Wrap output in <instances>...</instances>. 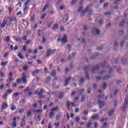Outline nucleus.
Segmentation results:
<instances>
[{
  "instance_id": "obj_5",
  "label": "nucleus",
  "mask_w": 128,
  "mask_h": 128,
  "mask_svg": "<svg viewBox=\"0 0 128 128\" xmlns=\"http://www.w3.org/2000/svg\"><path fill=\"white\" fill-rule=\"evenodd\" d=\"M8 79L7 80V82H8L9 84H10L12 82V73L10 72L8 74Z\"/></svg>"
},
{
  "instance_id": "obj_30",
  "label": "nucleus",
  "mask_w": 128,
  "mask_h": 128,
  "mask_svg": "<svg viewBox=\"0 0 128 128\" xmlns=\"http://www.w3.org/2000/svg\"><path fill=\"white\" fill-rule=\"evenodd\" d=\"M62 96H64V94L62 92H60L58 94V98L60 100H62Z\"/></svg>"
},
{
  "instance_id": "obj_61",
  "label": "nucleus",
  "mask_w": 128,
  "mask_h": 128,
  "mask_svg": "<svg viewBox=\"0 0 128 128\" xmlns=\"http://www.w3.org/2000/svg\"><path fill=\"white\" fill-rule=\"evenodd\" d=\"M8 52H6L4 56V58H6V56H8Z\"/></svg>"
},
{
  "instance_id": "obj_41",
  "label": "nucleus",
  "mask_w": 128,
  "mask_h": 128,
  "mask_svg": "<svg viewBox=\"0 0 128 128\" xmlns=\"http://www.w3.org/2000/svg\"><path fill=\"white\" fill-rule=\"evenodd\" d=\"M58 110V107L52 108L51 110V111L52 112H56V110Z\"/></svg>"
},
{
  "instance_id": "obj_24",
  "label": "nucleus",
  "mask_w": 128,
  "mask_h": 128,
  "mask_svg": "<svg viewBox=\"0 0 128 128\" xmlns=\"http://www.w3.org/2000/svg\"><path fill=\"white\" fill-rule=\"evenodd\" d=\"M18 58H19L20 60H24V56H22V54H20V53H18Z\"/></svg>"
},
{
  "instance_id": "obj_64",
  "label": "nucleus",
  "mask_w": 128,
  "mask_h": 128,
  "mask_svg": "<svg viewBox=\"0 0 128 128\" xmlns=\"http://www.w3.org/2000/svg\"><path fill=\"white\" fill-rule=\"evenodd\" d=\"M74 120H75V122H80V118L77 117V118H75Z\"/></svg>"
},
{
  "instance_id": "obj_50",
  "label": "nucleus",
  "mask_w": 128,
  "mask_h": 128,
  "mask_svg": "<svg viewBox=\"0 0 128 128\" xmlns=\"http://www.w3.org/2000/svg\"><path fill=\"white\" fill-rule=\"evenodd\" d=\"M29 90H30V88L26 87L24 90V92H28Z\"/></svg>"
},
{
  "instance_id": "obj_35",
  "label": "nucleus",
  "mask_w": 128,
  "mask_h": 128,
  "mask_svg": "<svg viewBox=\"0 0 128 128\" xmlns=\"http://www.w3.org/2000/svg\"><path fill=\"white\" fill-rule=\"evenodd\" d=\"M21 80L23 84H26V79L24 77L22 78Z\"/></svg>"
},
{
  "instance_id": "obj_57",
  "label": "nucleus",
  "mask_w": 128,
  "mask_h": 128,
  "mask_svg": "<svg viewBox=\"0 0 128 128\" xmlns=\"http://www.w3.org/2000/svg\"><path fill=\"white\" fill-rule=\"evenodd\" d=\"M98 98H104V94H101V95H100V96H98Z\"/></svg>"
},
{
  "instance_id": "obj_3",
  "label": "nucleus",
  "mask_w": 128,
  "mask_h": 128,
  "mask_svg": "<svg viewBox=\"0 0 128 128\" xmlns=\"http://www.w3.org/2000/svg\"><path fill=\"white\" fill-rule=\"evenodd\" d=\"M92 34H100V31L97 28H92Z\"/></svg>"
},
{
  "instance_id": "obj_58",
  "label": "nucleus",
  "mask_w": 128,
  "mask_h": 128,
  "mask_svg": "<svg viewBox=\"0 0 128 128\" xmlns=\"http://www.w3.org/2000/svg\"><path fill=\"white\" fill-rule=\"evenodd\" d=\"M124 41H122L120 42V46L121 48H122L124 46Z\"/></svg>"
},
{
  "instance_id": "obj_11",
  "label": "nucleus",
  "mask_w": 128,
  "mask_h": 128,
  "mask_svg": "<svg viewBox=\"0 0 128 128\" xmlns=\"http://www.w3.org/2000/svg\"><path fill=\"white\" fill-rule=\"evenodd\" d=\"M7 22H8V21H6V20H3L2 23L0 25L1 28H4V26H6Z\"/></svg>"
},
{
  "instance_id": "obj_18",
  "label": "nucleus",
  "mask_w": 128,
  "mask_h": 128,
  "mask_svg": "<svg viewBox=\"0 0 128 128\" xmlns=\"http://www.w3.org/2000/svg\"><path fill=\"white\" fill-rule=\"evenodd\" d=\"M92 118L93 120H94L95 118H96V120H100V116L98 114H95V115H93L92 116Z\"/></svg>"
},
{
  "instance_id": "obj_28",
  "label": "nucleus",
  "mask_w": 128,
  "mask_h": 128,
  "mask_svg": "<svg viewBox=\"0 0 128 128\" xmlns=\"http://www.w3.org/2000/svg\"><path fill=\"white\" fill-rule=\"evenodd\" d=\"M30 2V0H28L24 4V6L28 7V4Z\"/></svg>"
},
{
  "instance_id": "obj_48",
  "label": "nucleus",
  "mask_w": 128,
  "mask_h": 128,
  "mask_svg": "<svg viewBox=\"0 0 128 128\" xmlns=\"http://www.w3.org/2000/svg\"><path fill=\"white\" fill-rule=\"evenodd\" d=\"M20 92H16L14 94V98H18V96H19Z\"/></svg>"
},
{
  "instance_id": "obj_45",
  "label": "nucleus",
  "mask_w": 128,
  "mask_h": 128,
  "mask_svg": "<svg viewBox=\"0 0 128 128\" xmlns=\"http://www.w3.org/2000/svg\"><path fill=\"white\" fill-rule=\"evenodd\" d=\"M28 66L26 65H24L23 67V70H28Z\"/></svg>"
},
{
  "instance_id": "obj_7",
  "label": "nucleus",
  "mask_w": 128,
  "mask_h": 128,
  "mask_svg": "<svg viewBox=\"0 0 128 128\" xmlns=\"http://www.w3.org/2000/svg\"><path fill=\"white\" fill-rule=\"evenodd\" d=\"M24 126H26V117L24 116L22 118V120L21 122V127L22 128H24Z\"/></svg>"
},
{
  "instance_id": "obj_20",
  "label": "nucleus",
  "mask_w": 128,
  "mask_h": 128,
  "mask_svg": "<svg viewBox=\"0 0 128 128\" xmlns=\"http://www.w3.org/2000/svg\"><path fill=\"white\" fill-rule=\"evenodd\" d=\"M58 24H56L54 25H53L52 26V30H58Z\"/></svg>"
},
{
  "instance_id": "obj_62",
  "label": "nucleus",
  "mask_w": 128,
  "mask_h": 128,
  "mask_svg": "<svg viewBox=\"0 0 128 128\" xmlns=\"http://www.w3.org/2000/svg\"><path fill=\"white\" fill-rule=\"evenodd\" d=\"M117 46H118V42H115L114 45V48H116Z\"/></svg>"
},
{
  "instance_id": "obj_37",
  "label": "nucleus",
  "mask_w": 128,
  "mask_h": 128,
  "mask_svg": "<svg viewBox=\"0 0 128 128\" xmlns=\"http://www.w3.org/2000/svg\"><path fill=\"white\" fill-rule=\"evenodd\" d=\"M56 71L55 70H53L52 72H51V76H56Z\"/></svg>"
},
{
  "instance_id": "obj_17",
  "label": "nucleus",
  "mask_w": 128,
  "mask_h": 128,
  "mask_svg": "<svg viewBox=\"0 0 128 128\" xmlns=\"http://www.w3.org/2000/svg\"><path fill=\"white\" fill-rule=\"evenodd\" d=\"M8 108V104L6 103H3L2 104V107L1 108V110H4V108Z\"/></svg>"
},
{
  "instance_id": "obj_2",
  "label": "nucleus",
  "mask_w": 128,
  "mask_h": 128,
  "mask_svg": "<svg viewBox=\"0 0 128 128\" xmlns=\"http://www.w3.org/2000/svg\"><path fill=\"white\" fill-rule=\"evenodd\" d=\"M56 50V49H54L53 50H52L50 48L48 49L46 51V56H50V54H54Z\"/></svg>"
},
{
  "instance_id": "obj_23",
  "label": "nucleus",
  "mask_w": 128,
  "mask_h": 128,
  "mask_svg": "<svg viewBox=\"0 0 128 128\" xmlns=\"http://www.w3.org/2000/svg\"><path fill=\"white\" fill-rule=\"evenodd\" d=\"M44 92V89H40V91L38 92V96H42V93Z\"/></svg>"
},
{
  "instance_id": "obj_39",
  "label": "nucleus",
  "mask_w": 128,
  "mask_h": 128,
  "mask_svg": "<svg viewBox=\"0 0 128 128\" xmlns=\"http://www.w3.org/2000/svg\"><path fill=\"white\" fill-rule=\"evenodd\" d=\"M66 106L67 108H70V106L71 104H72V102H66Z\"/></svg>"
},
{
  "instance_id": "obj_8",
  "label": "nucleus",
  "mask_w": 128,
  "mask_h": 128,
  "mask_svg": "<svg viewBox=\"0 0 128 128\" xmlns=\"http://www.w3.org/2000/svg\"><path fill=\"white\" fill-rule=\"evenodd\" d=\"M62 44H66L68 42V39L66 38V35H64V37L60 40Z\"/></svg>"
},
{
  "instance_id": "obj_15",
  "label": "nucleus",
  "mask_w": 128,
  "mask_h": 128,
  "mask_svg": "<svg viewBox=\"0 0 128 128\" xmlns=\"http://www.w3.org/2000/svg\"><path fill=\"white\" fill-rule=\"evenodd\" d=\"M100 70V66H97L96 68H93L92 70V73L94 74L95 72Z\"/></svg>"
},
{
  "instance_id": "obj_4",
  "label": "nucleus",
  "mask_w": 128,
  "mask_h": 128,
  "mask_svg": "<svg viewBox=\"0 0 128 128\" xmlns=\"http://www.w3.org/2000/svg\"><path fill=\"white\" fill-rule=\"evenodd\" d=\"M98 104H99L100 108H102L104 106V104H106L104 102L100 101V100H98Z\"/></svg>"
},
{
  "instance_id": "obj_47",
  "label": "nucleus",
  "mask_w": 128,
  "mask_h": 128,
  "mask_svg": "<svg viewBox=\"0 0 128 128\" xmlns=\"http://www.w3.org/2000/svg\"><path fill=\"white\" fill-rule=\"evenodd\" d=\"M24 112V108H20L19 110V112L20 114H22Z\"/></svg>"
},
{
  "instance_id": "obj_1",
  "label": "nucleus",
  "mask_w": 128,
  "mask_h": 128,
  "mask_svg": "<svg viewBox=\"0 0 128 128\" xmlns=\"http://www.w3.org/2000/svg\"><path fill=\"white\" fill-rule=\"evenodd\" d=\"M128 104V95H126L125 97L124 104L122 105V112H124L126 110V106Z\"/></svg>"
},
{
  "instance_id": "obj_40",
  "label": "nucleus",
  "mask_w": 128,
  "mask_h": 128,
  "mask_svg": "<svg viewBox=\"0 0 128 128\" xmlns=\"http://www.w3.org/2000/svg\"><path fill=\"white\" fill-rule=\"evenodd\" d=\"M16 106L15 105H12L11 106V110H16Z\"/></svg>"
},
{
  "instance_id": "obj_25",
  "label": "nucleus",
  "mask_w": 128,
  "mask_h": 128,
  "mask_svg": "<svg viewBox=\"0 0 128 128\" xmlns=\"http://www.w3.org/2000/svg\"><path fill=\"white\" fill-rule=\"evenodd\" d=\"M84 90H86L81 89L79 90V91L78 92V94H84Z\"/></svg>"
},
{
  "instance_id": "obj_13",
  "label": "nucleus",
  "mask_w": 128,
  "mask_h": 128,
  "mask_svg": "<svg viewBox=\"0 0 128 128\" xmlns=\"http://www.w3.org/2000/svg\"><path fill=\"white\" fill-rule=\"evenodd\" d=\"M40 70H34L32 72V75L33 76H36V74H38V72H40Z\"/></svg>"
},
{
  "instance_id": "obj_34",
  "label": "nucleus",
  "mask_w": 128,
  "mask_h": 128,
  "mask_svg": "<svg viewBox=\"0 0 128 128\" xmlns=\"http://www.w3.org/2000/svg\"><path fill=\"white\" fill-rule=\"evenodd\" d=\"M54 112H50V114H49V118H52V116H54Z\"/></svg>"
},
{
  "instance_id": "obj_43",
  "label": "nucleus",
  "mask_w": 128,
  "mask_h": 128,
  "mask_svg": "<svg viewBox=\"0 0 128 128\" xmlns=\"http://www.w3.org/2000/svg\"><path fill=\"white\" fill-rule=\"evenodd\" d=\"M124 30H120L119 32V34L120 36H124Z\"/></svg>"
},
{
  "instance_id": "obj_9",
  "label": "nucleus",
  "mask_w": 128,
  "mask_h": 128,
  "mask_svg": "<svg viewBox=\"0 0 128 128\" xmlns=\"http://www.w3.org/2000/svg\"><path fill=\"white\" fill-rule=\"evenodd\" d=\"M90 68V66H87L84 68H83L84 70V71H86V80H90V77L88 76V73H86V70H88V68Z\"/></svg>"
},
{
  "instance_id": "obj_55",
  "label": "nucleus",
  "mask_w": 128,
  "mask_h": 128,
  "mask_svg": "<svg viewBox=\"0 0 128 128\" xmlns=\"http://www.w3.org/2000/svg\"><path fill=\"white\" fill-rule=\"evenodd\" d=\"M4 84H2L0 86V90H4Z\"/></svg>"
},
{
  "instance_id": "obj_26",
  "label": "nucleus",
  "mask_w": 128,
  "mask_h": 128,
  "mask_svg": "<svg viewBox=\"0 0 128 128\" xmlns=\"http://www.w3.org/2000/svg\"><path fill=\"white\" fill-rule=\"evenodd\" d=\"M34 112H36L37 114H40V112H42V109H38L37 110H34Z\"/></svg>"
},
{
  "instance_id": "obj_31",
  "label": "nucleus",
  "mask_w": 128,
  "mask_h": 128,
  "mask_svg": "<svg viewBox=\"0 0 128 128\" xmlns=\"http://www.w3.org/2000/svg\"><path fill=\"white\" fill-rule=\"evenodd\" d=\"M82 8H84V6H80V7H79L78 11V12H82Z\"/></svg>"
},
{
  "instance_id": "obj_46",
  "label": "nucleus",
  "mask_w": 128,
  "mask_h": 128,
  "mask_svg": "<svg viewBox=\"0 0 128 128\" xmlns=\"http://www.w3.org/2000/svg\"><path fill=\"white\" fill-rule=\"evenodd\" d=\"M90 126H92V122H88V124L86 125V128H90Z\"/></svg>"
},
{
  "instance_id": "obj_29",
  "label": "nucleus",
  "mask_w": 128,
  "mask_h": 128,
  "mask_svg": "<svg viewBox=\"0 0 128 128\" xmlns=\"http://www.w3.org/2000/svg\"><path fill=\"white\" fill-rule=\"evenodd\" d=\"M110 78V76L107 75V76H104L103 78V80H108V78Z\"/></svg>"
},
{
  "instance_id": "obj_60",
  "label": "nucleus",
  "mask_w": 128,
  "mask_h": 128,
  "mask_svg": "<svg viewBox=\"0 0 128 128\" xmlns=\"http://www.w3.org/2000/svg\"><path fill=\"white\" fill-rule=\"evenodd\" d=\"M128 40V35H126L125 37L123 38L124 40Z\"/></svg>"
},
{
  "instance_id": "obj_32",
  "label": "nucleus",
  "mask_w": 128,
  "mask_h": 128,
  "mask_svg": "<svg viewBox=\"0 0 128 128\" xmlns=\"http://www.w3.org/2000/svg\"><path fill=\"white\" fill-rule=\"evenodd\" d=\"M114 110H110L108 112V114L110 116H112V114H113V113L114 112Z\"/></svg>"
},
{
  "instance_id": "obj_10",
  "label": "nucleus",
  "mask_w": 128,
  "mask_h": 128,
  "mask_svg": "<svg viewBox=\"0 0 128 128\" xmlns=\"http://www.w3.org/2000/svg\"><path fill=\"white\" fill-rule=\"evenodd\" d=\"M72 80V77L69 76L66 80H65V82L64 84V86H68V82H70Z\"/></svg>"
},
{
  "instance_id": "obj_44",
  "label": "nucleus",
  "mask_w": 128,
  "mask_h": 128,
  "mask_svg": "<svg viewBox=\"0 0 128 128\" xmlns=\"http://www.w3.org/2000/svg\"><path fill=\"white\" fill-rule=\"evenodd\" d=\"M40 116H38L36 118V122H40Z\"/></svg>"
},
{
  "instance_id": "obj_54",
  "label": "nucleus",
  "mask_w": 128,
  "mask_h": 128,
  "mask_svg": "<svg viewBox=\"0 0 128 128\" xmlns=\"http://www.w3.org/2000/svg\"><path fill=\"white\" fill-rule=\"evenodd\" d=\"M106 83H104L102 84V88L106 90Z\"/></svg>"
},
{
  "instance_id": "obj_63",
  "label": "nucleus",
  "mask_w": 128,
  "mask_h": 128,
  "mask_svg": "<svg viewBox=\"0 0 128 128\" xmlns=\"http://www.w3.org/2000/svg\"><path fill=\"white\" fill-rule=\"evenodd\" d=\"M6 42H10V36H7L6 37Z\"/></svg>"
},
{
  "instance_id": "obj_16",
  "label": "nucleus",
  "mask_w": 128,
  "mask_h": 128,
  "mask_svg": "<svg viewBox=\"0 0 128 128\" xmlns=\"http://www.w3.org/2000/svg\"><path fill=\"white\" fill-rule=\"evenodd\" d=\"M88 10H90V6H88L86 8L84 11H82L81 13V16H83L84 14H85L86 12H88Z\"/></svg>"
},
{
  "instance_id": "obj_53",
  "label": "nucleus",
  "mask_w": 128,
  "mask_h": 128,
  "mask_svg": "<svg viewBox=\"0 0 128 128\" xmlns=\"http://www.w3.org/2000/svg\"><path fill=\"white\" fill-rule=\"evenodd\" d=\"M78 2V0H72L71 2V4H76V2Z\"/></svg>"
},
{
  "instance_id": "obj_38",
  "label": "nucleus",
  "mask_w": 128,
  "mask_h": 128,
  "mask_svg": "<svg viewBox=\"0 0 128 128\" xmlns=\"http://www.w3.org/2000/svg\"><path fill=\"white\" fill-rule=\"evenodd\" d=\"M51 80L52 79L50 78L47 77L46 78V82H50Z\"/></svg>"
},
{
  "instance_id": "obj_14",
  "label": "nucleus",
  "mask_w": 128,
  "mask_h": 128,
  "mask_svg": "<svg viewBox=\"0 0 128 128\" xmlns=\"http://www.w3.org/2000/svg\"><path fill=\"white\" fill-rule=\"evenodd\" d=\"M70 50H72V46L70 44H67V48L66 49V52H68V54H70Z\"/></svg>"
},
{
  "instance_id": "obj_6",
  "label": "nucleus",
  "mask_w": 128,
  "mask_h": 128,
  "mask_svg": "<svg viewBox=\"0 0 128 128\" xmlns=\"http://www.w3.org/2000/svg\"><path fill=\"white\" fill-rule=\"evenodd\" d=\"M68 20V14H65L62 19V22L64 23L66 22Z\"/></svg>"
},
{
  "instance_id": "obj_12",
  "label": "nucleus",
  "mask_w": 128,
  "mask_h": 128,
  "mask_svg": "<svg viewBox=\"0 0 128 128\" xmlns=\"http://www.w3.org/2000/svg\"><path fill=\"white\" fill-rule=\"evenodd\" d=\"M76 52H73L72 54H70L68 56V60H72V58H74V56H76Z\"/></svg>"
},
{
  "instance_id": "obj_36",
  "label": "nucleus",
  "mask_w": 128,
  "mask_h": 128,
  "mask_svg": "<svg viewBox=\"0 0 128 128\" xmlns=\"http://www.w3.org/2000/svg\"><path fill=\"white\" fill-rule=\"evenodd\" d=\"M125 24H126V22L122 20L121 22H120V26H124Z\"/></svg>"
},
{
  "instance_id": "obj_51",
  "label": "nucleus",
  "mask_w": 128,
  "mask_h": 128,
  "mask_svg": "<svg viewBox=\"0 0 128 128\" xmlns=\"http://www.w3.org/2000/svg\"><path fill=\"white\" fill-rule=\"evenodd\" d=\"M42 42H44V44H45V42H46V39L44 38V37L42 38Z\"/></svg>"
},
{
  "instance_id": "obj_27",
  "label": "nucleus",
  "mask_w": 128,
  "mask_h": 128,
  "mask_svg": "<svg viewBox=\"0 0 128 128\" xmlns=\"http://www.w3.org/2000/svg\"><path fill=\"white\" fill-rule=\"evenodd\" d=\"M22 52H26V45H24L23 46V48L22 49Z\"/></svg>"
},
{
  "instance_id": "obj_22",
  "label": "nucleus",
  "mask_w": 128,
  "mask_h": 128,
  "mask_svg": "<svg viewBox=\"0 0 128 128\" xmlns=\"http://www.w3.org/2000/svg\"><path fill=\"white\" fill-rule=\"evenodd\" d=\"M48 8V3H46V4L44 6V8H43V12H44Z\"/></svg>"
},
{
  "instance_id": "obj_42",
  "label": "nucleus",
  "mask_w": 128,
  "mask_h": 128,
  "mask_svg": "<svg viewBox=\"0 0 128 128\" xmlns=\"http://www.w3.org/2000/svg\"><path fill=\"white\" fill-rule=\"evenodd\" d=\"M104 16H110V12H106L104 13Z\"/></svg>"
},
{
  "instance_id": "obj_59",
  "label": "nucleus",
  "mask_w": 128,
  "mask_h": 128,
  "mask_svg": "<svg viewBox=\"0 0 128 128\" xmlns=\"http://www.w3.org/2000/svg\"><path fill=\"white\" fill-rule=\"evenodd\" d=\"M16 21V18H14L12 17L10 18V22H15Z\"/></svg>"
},
{
  "instance_id": "obj_49",
  "label": "nucleus",
  "mask_w": 128,
  "mask_h": 128,
  "mask_svg": "<svg viewBox=\"0 0 128 128\" xmlns=\"http://www.w3.org/2000/svg\"><path fill=\"white\" fill-rule=\"evenodd\" d=\"M22 76H23L22 78H28V76L26 75V73H23Z\"/></svg>"
},
{
  "instance_id": "obj_21",
  "label": "nucleus",
  "mask_w": 128,
  "mask_h": 128,
  "mask_svg": "<svg viewBox=\"0 0 128 128\" xmlns=\"http://www.w3.org/2000/svg\"><path fill=\"white\" fill-rule=\"evenodd\" d=\"M12 128H16V122H12Z\"/></svg>"
},
{
  "instance_id": "obj_56",
  "label": "nucleus",
  "mask_w": 128,
  "mask_h": 128,
  "mask_svg": "<svg viewBox=\"0 0 128 128\" xmlns=\"http://www.w3.org/2000/svg\"><path fill=\"white\" fill-rule=\"evenodd\" d=\"M46 14H42L41 16L42 20H44V18H46Z\"/></svg>"
},
{
  "instance_id": "obj_33",
  "label": "nucleus",
  "mask_w": 128,
  "mask_h": 128,
  "mask_svg": "<svg viewBox=\"0 0 128 128\" xmlns=\"http://www.w3.org/2000/svg\"><path fill=\"white\" fill-rule=\"evenodd\" d=\"M62 115H57L56 116V120H60V118H62Z\"/></svg>"
},
{
  "instance_id": "obj_52",
  "label": "nucleus",
  "mask_w": 128,
  "mask_h": 128,
  "mask_svg": "<svg viewBox=\"0 0 128 128\" xmlns=\"http://www.w3.org/2000/svg\"><path fill=\"white\" fill-rule=\"evenodd\" d=\"M84 100H86V98L84 96H82L80 99L81 102H84Z\"/></svg>"
},
{
  "instance_id": "obj_19",
  "label": "nucleus",
  "mask_w": 128,
  "mask_h": 128,
  "mask_svg": "<svg viewBox=\"0 0 128 128\" xmlns=\"http://www.w3.org/2000/svg\"><path fill=\"white\" fill-rule=\"evenodd\" d=\"M8 63V61H6L5 62H2L1 63V66H6Z\"/></svg>"
}]
</instances>
